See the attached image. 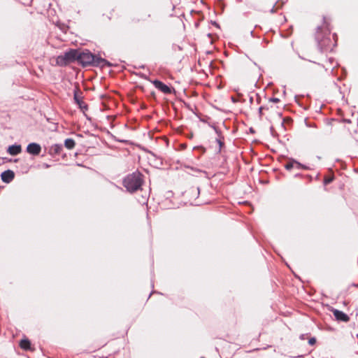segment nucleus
Returning a JSON list of instances; mask_svg holds the SVG:
<instances>
[{"mask_svg":"<svg viewBox=\"0 0 358 358\" xmlns=\"http://www.w3.org/2000/svg\"><path fill=\"white\" fill-rule=\"evenodd\" d=\"M214 129L215 130L216 133L218 134V130L217 129V128L214 127Z\"/></svg>","mask_w":358,"mask_h":358,"instance_id":"26","label":"nucleus"},{"mask_svg":"<svg viewBox=\"0 0 358 358\" xmlns=\"http://www.w3.org/2000/svg\"><path fill=\"white\" fill-rule=\"evenodd\" d=\"M333 181V178H326L324 180V185H328Z\"/></svg>","mask_w":358,"mask_h":358,"instance_id":"18","label":"nucleus"},{"mask_svg":"<svg viewBox=\"0 0 358 358\" xmlns=\"http://www.w3.org/2000/svg\"><path fill=\"white\" fill-rule=\"evenodd\" d=\"M45 166L46 168H48V167H49V165H48V164H45Z\"/></svg>","mask_w":358,"mask_h":358,"instance_id":"28","label":"nucleus"},{"mask_svg":"<svg viewBox=\"0 0 358 358\" xmlns=\"http://www.w3.org/2000/svg\"><path fill=\"white\" fill-rule=\"evenodd\" d=\"M15 177V173L12 170H6L1 173V178L3 182H10Z\"/></svg>","mask_w":358,"mask_h":358,"instance_id":"10","label":"nucleus"},{"mask_svg":"<svg viewBox=\"0 0 358 358\" xmlns=\"http://www.w3.org/2000/svg\"><path fill=\"white\" fill-rule=\"evenodd\" d=\"M216 142L219 145V152H220L222 147L224 146V142L220 138L216 139Z\"/></svg>","mask_w":358,"mask_h":358,"instance_id":"16","label":"nucleus"},{"mask_svg":"<svg viewBox=\"0 0 358 358\" xmlns=\"http://www.w3.org/2000/svg\"><path fill=\"white\" fill-rule=\"evenodd\" d=\"M7 152L12 156H16L22 152V147L17 144L10 145L7 149Z\"/></svg>","mask_w":358,"mask_h":358,"instance_id":"12","label":"nucleus"},{"mask_svg":"<svg viewBox=\"0 0 358 358\" xmlns=\"http://www.w3.org/2000/svg\"><path fill=\"white\" fill-rule=\"evenodd\" d=\"M330 33L329 23L327 18L323 17V24L317 27L315 36L318 49L322 52L331 50L333 47L336 45L337 35L334 34V43H333L330 38Z\"/></svg>","mask_w":358,"mask_h":358,"instance_id":"1","label":"nucleus"},{"mask_svg":"<svg viewBox=\"0 0 358 358\" xmlns=\"http://www.w3.org/2000/svg\"><path fill=\"white\" fill-rule=\"evenodd\" d=\"M316 343V338L315 337H312L308 340V344L310 345H315Z\"/></svg>","mask_w":358,"mask_h":358,"instance_id":"17","label":"nucleus"},{"mask_svg":"<svg viewBox=\"0 0 358 358\" xmlns=\"http://www.w3.org/2000/svg\"><path fill=\"white\" fill-rule=\"evenodd\" d=\"M76 143L73 138H66L64 141V146L69 149L71 150L75 147Z\"/></svg>","mask_w":358,"mask_h":358,"instance_id":"15","label":"nucleus"},{"mask_svg":"<svg viewBox=\"0 0 358 358\" xmlns=\"http://www.w3.org/2000/svg\"><path fill=\"white\" fill-rule=\"evenodd\" d=\"M80 51L76 49H70L69 51L64 52L63 55L57 57V63L61 65H66L71 62L78 61Z\"/></svg>","mask_w":358,"mask_h":358,"instance_id":"4","label":"nucleus"},{"mask_svg":"<svg viewBox=\"0 0 358 358\" xmlns=\"http://www.w3.org/2000/svg\"><path fill=\"white\" fill-rule=\"evenodd\" d=\"M78 62L83 67L92 66H110L111 64L106 59L92 54L88 50L80 51Z\"/></svg>","mask_w":358,"mask_h":358,"instance_id":"2","label":"nucleus"},{"mask_svg":"<svg viewBox=\"0 0 358 358\" xmlns=\"http://www.w3.org/2000/svg\"><path fill=\"white\" fill-rule=\"evenodd\" d=\"M284 167L287 170L290 171L294 168H296V169H308V168L300 162H297L295 159H290L289 160L286 164H285Z\"/></svg>","mask_w":358,"mask_h":358,"instance_id":"7","label":"nucleus"},{"mask_svg":"<svg viewBox=\"0 0 358 358\" xmlns=\"http://www.w3.org/2000/svg\"><path fill=\"white\" fill-rule=\"evenodd\" d=\"M82 108V109H83V108L87 109V104H86L85 103V104H82V108Z\"/></svg>","mask_w":358,"mask_h":358,"instance_id":"22","label":"nucleus"},{"mask_svg":"<svg viewBox=\"0 0 358 358\" xmlns=\"http://www.w3.org/2000/svg\"><path fill=\"white\" fill-rule=\"evenodd\" d=\"M213 24H214L215 26H216L217 27H219V24L216 22H213Z\"/></svg>","mask_w":358,"mask_h":358,"instance_id":"24","label":"nucleus"},{"mask_svg":"<svg viewBox=\"0 0 358 358\" xmlns=\"http://www.w3.org/2000/svg\"><path fill=\"white\" fill-rule=\"evenodd\" d=\"M83 98L82 92L78 89L75 90L73 93V99L80 108H82V104H85V102L83 101Z\"/></svg>","mask_w":358,"mask_h":358,"instance_id":"13","label":"nucleus"},{"mask_svg":"<svg viewBox=\"0 0 358 358\" xmlns=\"http://www.w3.org/2000/svg\"><path fill=\"white\" fill-rule=\"evenodd\" d=\"M269 101L273 102V103H278L280 101V99L278 98L272 97L269 99Z\"/></svg>","mask_w":358,"mask_h":358,"instance_id":"20","label":"nucleus"},{"mask_svg":"<svg viewBox=\"0 0 358 358\" xmlns=\"http://www.w3.org/2000/svg\"><path fill=\"white\" fill-rule=\"evenodd\" d=\"M253 101V97L252 96H250V102L252 103Z\"/></svg>","mask_w":358,"mask_h":358,"instance_id":"25","label":"nucleus"},{"mask_svg":"<svg viewBox=\"0 0 358 358\" xmlns=\"http://www.w3.org/2000/svg\"><path fill=\"white\" fill-rule=\"evenodd\" d=\"M200 194V188L199 187H191L185 192L186 196L192 204L195 206L201 205V202L197 201Z\"/></svg>","mask_w":358,"mask_h":358,"instance_id":"5","label":"nucleus"},{"mask_svg":"<svg viewBox=\"0 0 358 358\" xmlns=\"http://www.w3.org/2000/svg\"><path fill=\"white\" fill-rule=\"evenodd\" d=\"M270 12L271 13H273L275 12V6H273V8L270 10Z\"/></svg>","mask_w":358,"mask_h":358,"instance_id":"21","label":"nucleus"},{"mask_svg":"<svg viewBox=\"0 0 358 358\" xmlns=\"http://www.w3.org/2000/svg\"><path fill=\"white\" fill-rule=\"evenodd\" d=\"M264 109H268V108H267V107H265V106H261V107H259V117H262V114H263V113H262V110H263Z\"/></svg>","mask_w":358,"mask_h":358,"instance_id":"19","label":"nucleus"},{"mask_svg":"<svg viewBox=\"0 0 358 358\" xmlns=\"http://www.w3.org/2000/svg\"><path fill=\"white\" fill-rule=\"evenodd\" d=\"M143 183V175L138 171L128 174L123 179V186L130 193H134L141 188Z\"/></svg>","mask_w":358,"mask_h":358,"instance_id":"3","label":"nucleus"},{"mask_svg":"<svg viewBox=\"0 0 358 358\" xmlns=\"http://www.w3.org/2000/svg\"><path fill=\"white\" fill-rule=\"evenodd\" d=\"M19 345L22 349H23L24 350H31V341L27 338L22 339L20 341Z\"/></svg>","mask_w":358,"mask_h":358,"instance_id":"14","label":"nucleus"},{"mask_svg":"<svg viewBox=\"0 0 358 358\" xmlns=\"http://www.w3.org/2000/svg\"><path fill=\"white\" fill-rule=\"evenodd\" d=\"M331 311L334 314V316L336 319V320L341 321V322H345L349 321V320H350L349 316L347 314H345V313H343V311L335 309V308H333Z\"/></svg>","mask_w":358,"mask_h":358,"instance_id":"9","label":"nucleus"},{"mask_svg":"<svg viewBox=\"0 0 358 358\" xmlns=\"http://www.w3.org/2000/svg\"><path fill=\"white\" fill-rule=\"evenodd\" d=\"M153 85L159 91L162 92L169 94H171L173 91H174V89L170 87L167 85L164 84L163 82L159 80H154L152 81Z\"/></svg>","mask_w":358,"mask_h":358,"instance_id":"6","label":"nucleus"},{"mask_svg":"<svg viewBox=\"0 0 358 358\" xmlns=\"http://www.w3.org/2000/svg\"><path fill=\"white\" fill-rule=\"evenodd\" d=\"M300 176V174H299V173H296V174L295 175V177H298V176Z\"/></svg>","mask_w":358,"mask_h":358,"instance_id":"27","label":"nucleus"},{"mask_svg":"<svg viewBox=\"0 0 358 358\" xmlns=\"http://www.w3.org/2000/svg\"><path fill=\"white\" fill-rule=\"evenodd\" d=\"M305 336H306L305 334H301V335L300 336V338H301V340L305 339Z\"/></svg>","mask_w":358,"mask_h":358,"instance_id":"23","label":"nucleus"},{"mask_svg":"<svg viewBox=\"0 0 358 358\" xmlns=\"http://www.w3.org/2000/svg\"><path fill=\"white\" fill-rule=\"evenodd\" d=\"M201 358H203V357H201Z\"/></svg>","mask_w":358,"mask_h":358,"instance_id":"29","label":"nucleus"},{"mask_svg":"<svg viewBox=\"0 0 358 358\" xmlns=\"http://www.w3.org/2000/svg\"><path fill=\"white\" fill-rule=\"evenodd\" d=\"M27 152L34 156L38 155L41 152V146L37 143H30L27 146Z\"/></svg>","mask_w":358,"mask_h":358,"instance_id":"8","label":"nucleus"},{"mask_svg":"<svg viewBox=\"0 0 358 358\" xmlns=\"http://www.w3.org/2000/svg\"><path fill=\"white\" fill-rule=\"evenodd\" d=\"M63 150V145L62 144H54L50 147L48 153L52 157L59 155Z\"/></svg>","mask_w":358,"mask_h":358,"instance_id":"11","label":"nucleus"}]
</instances>
